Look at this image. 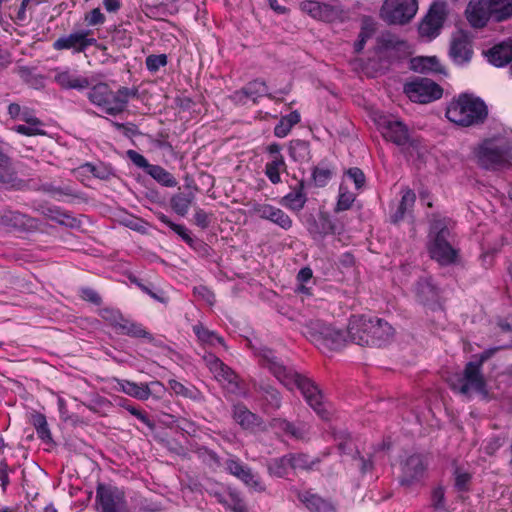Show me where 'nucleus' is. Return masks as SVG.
Returning a JSON list of instances; mask_svg holds the SVG:
<instances>
[{"mask_svg":"<svg viewBox=\"0 0 512 512\" xmlns=\"http://www.w3.org/2000/svg\"><path fill=\"white\" fill-rule=\"evenodd\" d=\"M254 354L258 357L259 364L268 369L275 378L289 390L296 387L308 405L322 419L329 418V411L323 401V395L318 386L309 378L286 367L275 351L266 347H254L250 344Z\"/></svg>","mask_w":512,"mask_h":512,"instance_id":"nucleus-1","label":"nucleus"},{"mask_svg":"<svg viewBox=\"0 0 512 512\" xmlns=\"http://www.w3.org/2000/svg\"><path fill=\"white\" fill-rule=\"evenodd\" d=\"M454 222L448 217L434 216L430 222L427 251L440 266L454 265L459 261L460 250L453 246Z\"/></svg>","mask_w":512,"mask_h":512,"instance_id":"nucleus-2","label":"nucleus"},{"mask_svg":"<svg viewBox=\"0 0 512 512\" xmlns=\"http://www.w3.org/2000/svg\"><path fill=\"white\" fill-rule=\"evenodd\" d=\"M445 116L460 127L482 125L488 117V107L480 98L470 93H461L447 105Z\"/></svg>","mask_w":512,"mask_h":512,"instance_id":"nucleus-3","label":"nucleus"},{"mask_svg":"<svg viewBox=\"0 0 512 512\" xmlns=\"http://www.w3.org/2000/svg\"><path fill=\"white\" fill-rule=\"evenodd\" d=\"M137 95L136 88L120 87L114 92L107 83L100 82L89 89L87 98L106 114L116 116L124 112L129 99Z\"/></svg>","mask_w":512,"mask_h":512,"instance_id":"nucleus-4","label":"nucleus"},{"mask_svg":"<svg viewBox=\"0 0 512 512\" xmlns=\"http://www.w3.org/2000/svg\"><path fill=\"white\" fill-rule=\"evenodd\" d=\"M303 335L322 353L339 351L347 342V331L337 329L324 321H308L303 328Z\"/></svg>","mask_w":512,"mask_h":512,"instance_id":"nucleus-5","label":"nucleus"},{"mask_svg":"<svg viewBox=\"0 0 512 512\" xmlns=\"http://www.w3.org/2000/svg\"><path fill=\"white\" fill-rule=\"evenodd\" d=\"M496 349H487L478 355V359L466 363L463 375L458 379V392L468 395L471 390L479 393L484 399L489 396L487 383L482 373L483 364L490 359Z\"/></svg>","mask_w":512,"mask_h":512,"instance_id":"nucleus-6","label":"nucleus"},{"mask_svg":"<svg viewBox=\"0 0 512 512\" xmlns=\"http://www.w3.org/2000/svg\"><path fill=\"white\" fill-rule=\"evenodd\" d=\"M202 360L225 390L236 395L242 392L243 385L240 376L213 352L202 354Z\"/></svg>","mask_w":512,"mask_h":512,"instance_id":"nucleus-7","label":"nucleus"},{"mask_svg":"<svg viewBox=\"0 0 512 512\" xmlns=\"http://www.w3.org/2000/svg\"><path fill=\"white\" fill-rule=\"evenodd\" d=\"M90 47L104 48L98 43L90 29L74 30L60 36L52 43V48L55 51H70L73 55L85 53Z\"/></svg>","mask_w":512,"mask_h":512,"instance_id":"nucleus-8","label":"nucleus"},{"mask_svg":"<svg viewBox=\"0 0 512 512\" xmlns=\"http://www.w3.org/2000/svg\"><path fill=\"white\" fill-rule=\"evenodd\" d=\"M375 53L381 61L393 64L407 59L412 51L407 41L388 33L377 38Z\"/></svg>","mask_w":512,"mask_h":512,"instance_id":"nucleus-9","label":"nucleus"},{"mask_svg":"<svg viewBox=\"0 0 512 512\" xmlns=\"http://www.w3.org/2000/svg\"><path fill=\"white\" fill-rule=\"evenodd\" d=\"M476 157L481 167L494 170L508 165L512 156L508 144H498L488 139L479 145Z\"/></svg>","mask_w":512,"mask_h":512,"instance_id":"nucleus-10","label":"nucleus"},{"mask_svg":"<svg viewBox=\"0 0 512 512\" xmlns=\"http://www.w3.org/2000/svg\"><path fill=\"white\" fill-rule=\"evenodd\" d=\"M417 10V0H385L380 10V17L388 24L403 25L414 18Z\"/></svg>","mask_w":512,"mask_h":512,"instance_id":"nucleus-11","label":"nucleus"},{"mask_svg":"<svg viewBox=\"0 0 512 512\" xmlns=\"http://www.w3.org/2000/svg\"><path fill=\"white\" fill-rule=\"evenodd\" d=\"M377 124L385 140L390 141L400 147L407 145L412 148L418 147V140L410 136L407 125L402 121L392 120L383 116L380 117Z\"/></svg>","mask_w":512,"mask_h":512,"instance_id":"nucleus-12","label":"nucleus"},{"mask_svg":"<svg viewBox=\"0 0 512 512\" xmlns=\"http://www.w3.org/2000/svg\"><path fill=\"white\" fill-rule=\"evenodd\" d=\"M404 93L417 103H429L443 95V89L436 82L427 78H418L404 85Z\"/></svg>","mask_w":512,"mask_h":512,"instance_id":"nucleus-13","label":"nucleus"},{"mask_svg":"<svg viewBox=\"0 0 512 512\" xmlns=\"http://www.w3.org/2000/svg\"><path fill=\"white\" fill-rule=\"evenodd\" d=\"M360 325H368L370 336L358 337V345L360 346H377L385 345L393 336V327L385 320L370 317L369 323L365 324L361 320H356Z\"/></svg>","mask_w":512,"mask_h":512,"instance_id":"nucleus-14","label":"nucleus"},{"mask_svg":"<svg viewBox=\"0 0 512 512\" xmlns=\"http://www.w3.org/2000/svg\"><path fill=\"white\" fill-rule=\"evenodd\" d=\"M96 504L100 512H124L126 500L117 487L99 484L96 488Z\"/></svg>","mask_w":512,"mask_h":512,"instance_id":"nucleus-15","label":"nucleus"},{"mask_svg":"<svg viewBox=\"0 0 512 512\" xmlns=\"http://www.w3.org/2000/svg\"><path fill=\"white\" fill-rule=\"evenodd\" d=\"M267 97L270 100H274L273 94L268 92V85L265 80L256 78L249 81L241 89L236 90L230 96L231 100L239 105H247L249 102L252 104H258L259 99Z\"/></svg>","mask_w":512,"mask_h":512,"instance_id":"nucleus-16","label":"nucleus"},{"mask_svg":"<svg viewBox=\"0 0 512 512\" xmlns=\"http://www.w3.org/2000/svg\"><path fill=\"white\" fill-rule=\"evenodd\" d=\"M447 18V5L445 2H434L419 26L422 36L435 38L439 35Z\"/></svg>","mask_w":512,"mask_h":512,"instance_id":"nucleus-17","label":"nucleus"},{"mask_svg":"<svg viewBox=\"0 0 512 512\" xmlns=\"http://www.w3.org/2000/svg\"><path fill=\"white\" fill-rule=\"evenodd\" d=\"M427 469L425 458L421 454H413L401 464V476L399 482L402 486L409 487L424 478Z\"/></svg>","mask_w":512,"mask_h":512,"instance_id":"nucleus-18","label":"nucleus"},{"mask_svg":"<svg viewBox=\"0 0 512 512\" xmlns=\"http://www.w3.org/2000/svg\"><path fill=\"white\" fill-rule=\"evenodd\" d=\"M300 8L313 19L324 22H334L342 13L340 6L321 3L316 0H304L300 3Z\"/></svg>","mask_w":512,"mask_h":512,"instance_id":"nucleus-19","label":"nucleus"},{"mask_svg":"<svg viewBox=\"0 0 512 512\" xmlns=\"http://www.w3.org/2000/svg\"><path fill=\"white\" fill-rule=\"evenodd\" d=\"M270 427L279 436H286L297 441L309 438V427L303 422H291L284 418H273Z\"/></svg>","mask_w":512,"mask_h":512,"instance_id":"nucleus-20","label":"nucleus"},{"mask_svg":"<svg viewBox=\"0 0 512 512\" xmlns=\"http://www.w3.org/2000/svg\"><path fill=\"white\" fill-rule=\"evenodd\" d=\"M401 199L396 207L390 208V222L394 225L400 224L405 219H413V208L416 202V194L409 187L401 189Z\"/></svg>","mask_w":512,"mask_h":512,"instance_id":"nucleus-21","label":"nucleus"},{"mask_svg":"<svg viewBox=\"0 0 512 512\" xmlns=\"http://www.w3.org/2000/svg\"><path fill=\"white\" fill-rule=\"evenodd\" d=\"M466 18L473 28H483L487 25L491 14L490 0H470L465 11Z\"/></svg>","mask_w":512,"mask_h":512,"instance_id":"nucleus-22","label":"nucleus"},{"mask_svg":"<svg viewBox=\"0 0 512 512\" xmlns=\"http://www.w3.org/2000/svg\"><path fill=\"white\" fill-rule=\"evenodd\" d=\"M192 331L195 334L199 345L205 352L208 350L216 349L217 345L222 346L227 350V345L224 338L214 330H210L203 323L198 322L192 326Z\"/></svg>","mask_w":512,"mask_h":512,"instance_id":"nucleus-23","label":"nucleus"},{"mask_svg":"<svg viewBox=\"0 0 512 512\" xmlns=\"http://www.w3.org/2000/svg\"><path fill=\"white\" fill-rule=\"evenodd\" d=\"M449 55L453 62L462 65L470 62L473 56L472 43L467 35L460 33L451 40Z\"/></svg>","mask_w":512,"mask_h":512,"instance_id":"nucleus-24","label":"nucleus"},{"mask_svg":"<svg viewBox=\"0 0 512 512\" xmlns=\"http://www.w3.org/2000/svg\"><path fill=\"white\" fill-rule=\"evenodd\" d=\"M116 389L135 399L146 401L150 398L152 391L151 386H162L159 381L151 383H136L126 379H116Z\"/></svg>","mask_w":512,"mask_h":512,"instance_id":"nucleus-25","label":"nucleus"},{"mask_svg":"<svg viewBox=\"0 0 512 512\" xmlns=\"http://www.w3.org/2000/svg\"><path fill=\"white\" fill-rule=\"evenodd\" d=\"M154 215L161 223H163L164 225L169 227L173 232H175L193 250L207 251V249L209 248V246L202 240L194 239L184 225L174 223L163 212L158 211L155 212Z\"/></svg>","mask_w":512,"mask_h":512,"instance_id":"nucleus-26","label":"nucleus"},{"mask_svg":"<svg viewBox=\"0 0 512 512\" xmlns=\"http://www.w3.org/2000/svg\"><path fill=\"white\" fill-rule=\"evenodd\" d=\"M305 188V181L298 180L295 185L290 186V192L281 198L280 204L291 211L300 212L308 200Z\"/></svg>","mask_w":512,"mask_h":512,"instance_id":"nucleus-27","label":"nucleus"},{"mask_svg":"<svg viewBox=\"0 0 512 512\" xmlns=\"http://www.w3.org/2000/svg\"><path fill=\"white\" fill-rule=\"evenodd\" d=\"M297 498L310 512H338L336 504L311 490L297 491Z\"/></svg>","mask_w":512,"mask_h":512,"instance_id":"nucleus-28","label":"nucleus"},{"mask_svg":"<svg viewBox=\"0 0 512 512\" xmlns=\"http://www.w3.org/2000/svg\"><path fill=\"white\" fill-rule=\"evenodd\" d=\"M261 219L268 220L284 230H289L293 225L291 217L282 209L270 204H260L255 208Z\"/></svg>","mask_w":512,"mask_h":512,"instance_id":"nucleus-29","label":"nucleus"},{"mask_svg":"<svg viewBox=\"0 0 512 512\" xmlns=\"http://www.w3.org/2000/svg\"><path fill=\"white\" fill-rule=\"evenodd\" d=\"M54 73L53 80L62 89H75L82 91L90 86V82L87 77L76 75L69 69L61 70L60 68H56Z\"/></svg>","mask_w":512,"mask_h":512,"instance_id":"nucleus-30","label":"nucleus"},{"mask_svg":"<svg viewBox=\"0 0 512 512\" xmlns=\"http://www.w3.org/2000/svg\"><path fill=\"white\" fill-rule=\"evenodd\" d=\"M417 300L423 305L434 307L439 302V289L431 277L420 278L415 285Z\"/></svg>","mask_w":512,"mask_h":512,"instance_id":"nucleus-31","label":"nucleus"},{"mask_svg":"<svg viewBox=\"0 0 512 512\" xmlns=\"http://www.w3.org/2000/svg\"><path fill=\"white\" fill-rule=\"evenodd\" d=\"M232 418L244 430L254 431L262 424L261 417L250 411L243 403L233 405Z\"/></svg>","mask_w":512,"mask_h":512,"instance_id":"nucleus-32","label":"nucleus"},{"mask_svg":"<svg viewBox=\"0 0 512 512\" xmlns=\"http://www.w3.org/2000/svg\"><path fill=\"white\" fill-rule=\"evenodd\" d=\"M485 53L489 63L495 67H503L512 62V41L495 44Z\"/></svg>","mask_w":512,"mask_h":512,"instance_id":"nucleus-33","label":"nucleus"},{"mask_svg":"<svg viewBox=\"0 0 512 512\" xmlns=\"http://www.w3.org/2000/svg\"><path fill=\"white\" fill-rule=\"evenodd\" d=\"M33 219L28 215L11 209L0 211V225L7 228L25 230L33 226Z\"/></svg>","mask_w":512,"mask_h":512,"instance_id":"nucleus-34","label":"nucleus"},{"mask_svg":"<svg viewBox=\"0 0 512 512\" xmlns=\"http://www.w3.org/2000/svg\"><path fill=\"white\" fill-rule=\"evenodd\" d=\"M119 335L128 336L130 338L145 339L148 343L159 346L154 335L149 332L141 323L132 320L131 318L123 324Z\"/></svg>","mask_w":512,"mask_h":512,"instance_id":"nucleus-35","label":"nucleus"},{"mask_svg":"<svg viewBox=\"0 0 512 512\" xmlns=\"http://www.w3.org/2000/svg\"><path fill=\"white\" fill-rule=\"evenodd\" d=\"M335 223L327 214H321L309 227V233L314 240H323L326 236L335 234Z\"/></svg>","mask_w":512,"mask_h":512,"instance_id":"nucleus-36","label":"nucleus"},{"mask_svg":"<svg viewBox=\"0 0 512 512\" xmlns=\"http://www.w3.org/2000/svg\"><path fill=\"white\" fill-rule=\"evenodd\" d=\"M356 320H361L365 324L369 323V316L352 315L347 327V336L350 341L358 345V337L370 336L368 325H360Z\"/></svg>","mask_w":512,"mask_h":512,"instance_id":"nucleus-37","label":"nucleus"},{"mask_svg":"<svg viewBox=\"0 0 512 512\" xmlns=\"http://www.w3.org/2000/svg\"><path fill=\"white\" fill-rule=\"evenodd\" d=\"M7 114L13 120H21L26 124H43V122L36 117L33 109L27 106H20L18 103H10L7 107Z\"/></svg>","mask_w":512,"mask_h":512,"instance_id":"nucleus-38","label":"nucleus"},{"mask_svg":"<svg viewBox=\"0 0 512 512\" xmlns=\"http://www.w3.org/2000/svg\"><path fill=\"white\" fill-rule=\"evenodd\" d=\"M259 392L262 395L266 411H276L281 407L282 397L275 387L268 383H261Z\"/></svg>","mask_w":512,"mask_h":512,"instance_id":"nucleus-39","label":"nucleus"},{"mask_svg":"<svg viewBox=\"0 0 512 512\" xmlns=\"http://www.w3.org/2000/svg\"><path fill=\"white\" fill-rule=\"evenodd\" d=\"M289 156L295 162H307L311 157L310 143L301 139L292 140L289 145Z\"/></svg>","mask_w":512,"mask_h":512,"instance_id":"nucleus-40","label":"nucleus"},{"mask_svg":"<svg viewBox=\"0 0 512 512\" xmlns=\"http://www.w3.org/2000/svg\"><path fill=\"white\" fill-rule=\"evenodd\" d=\"M293 471H311L320 463L317 457H311L306 453H289Z\"/></svg>","mask_w":512,"mask_h":512,"instance_id":"nucleus-41","label":"nucleus"},{"mask_svg":"<svg viewBox=\"0 0 512 512\" xmlns=\"http://www.w3.org/2000/svg\"><path fill=\"white\" fill-rule=\"evenodd\" d=\"M145 173L164 187L170 188L177 185L176 178L160 165L151 164Z\"/></svg>","mask_w":512,"mask_h":512,"instance_id":"nucleus-42","label":"nucleus"},{"mask_svg":"<svg viewBox=\"0 0 512 512\" xmlns=\"http://www.w3.org/2000/svg\"><path fill=\"white\" fill-rule=\"evenodd\" d=\"M290 470H292V464L289 453L272 459L268 464L269 474L278 478L286 477Z\"/></svg>","mask_w":512,"mask_h":512,"instance_id":"nucleus-43","label":"nucleus"},{"mask_svg":"<svg viewBox=\"0 0 512 512\" xmlns=\"http://www.w3.org/2000/svg\"><path fill=\"white\" fill-rule=\"evenodd\" d=\"M287 165L283 156H278L276 159H271L265 164V175L272 184L281 182V172L286 171Z\"/></svg>","mask_w":512,"mask_h":512,"instance_id":"nucleus-44","label":"nucleus"},{"mask_svg":"<svg viewBox=\"0 0 512 512\" xmlns=\"http://www.w3.org/2000/svg\"><path fill=\"white\" fill-rule=\"evenodd\" d=\"M31 424L34 426L39 439L48 444L53 442L52 434L44 414L34 412L31 415Z\"/></svg>","mask_w":512,"mask_h":512,"instance_id":"nucleus-45","label":"nucleus"},{"mask_svg":"<svg viewBox=\"0 0 512 512\" xmlns=\"http://www.w3.org/2000/svg\"><path fill=\"white\" fill-rule=\"evenodd\" d=\"M492 19L501 22L512 17V0H490Z\"/></svg>","mask_w":512,"mask_h":512,"instance_id":"nucleus-46","label":"nucleus"},{"mask_svg":"<svg viewBox=\"0 0 512 512\" xmlns=\"http://www.w3.org/2000/svg\"><path fill=\"white\" fill-rule=\"evenodd\" d=\"M333 176V170L324 162L312 168L311 179L315 187L327 186Z\"/></svg>","mask_w":512,"mask_h":512,"instance_id":"nucleus-47","label":"nucleus"},{"mask_svg":"<svg viewBox=\"0 0 512 512\" xmlns=\"http://www.w3.org/2000/svg\"><path fill=\"white\" fill-rule=\"evenodd\" d=\"M237 479L256 492H263L266 489L258 473L254 472L248 465L245 466Z\"/></svg>","mask_w":512,"mask_h":512,"instance_id":"nucleus-48","label":"nucleus"},{"mask_svg":"<svg viewBox=\"0 0 512 512\" xmlns=\"http://www.w3.org/2000/svg\"><path fill=\"white\" fill-rule=\"evenodd\" d=\"M116 404L119 407L126 409L131 415L135 416L141 423L148 427H152L153 423L150 420L148 414L132 404V402L124 397L116 398Z\"/></svg>","mask_w":512,"mask_h":512,"instance_id":"nucleus-49","label":"nucleus"},{"mask_svg":"<svg viewBox=\"0 0 512 512\" xmlns=\"http://www.w3.org/2000/svg\"><path fill=\"white\" fill-rule=\"evenodd\" d=\"M192 193H178L171 198L172 209L180 216H185L193 202Z\"/></svg>","mask_w":512,"mask_h":512,"instance_id":"nucleus-50","label":"nucleus"},{"mask_svg":"<svg viewBox=\"0 0 512 512\" xmlns=\"http://www.w3.org/2000/svg\"><path fill=\"white\" fill-rule=\"evenodd\" d=\"M412 66L421 73L439 72L440 63L436 57H418L412 60Z\"/></svg>","mask_w":512,"mask_h":512,"instance_id":"nucleus-51","label":"nucleus"},{"mask_svg":"<svg viewBox=\"0 0 512 512\" xmlns=\"http://www.w3.org/2000/svg\"><path fill=\"white\" fill-rule=\"evenodd\" d=\"M354 201L355 195L344 188L343 185H340L339 196L334 209L335 212L338 213L350 209Z\"/></svg>","mask_w":512,"mask_h":512,"instance_id":"nucleus-52","label":"nucleus"},{"mask_svg":"<svg viewBox=\"0 0 512 512\" xmlns=\"http://www.w3.org/2000/svg\"><path fill=\"white\" fill-rule=\"evenodd\" d=\"M431 507L437 512H448L445 502V490L442 486H437L432 490Z\"/></svg>","mask_w":512,"mask_h":512,"instance_id":"nucleus-53","label":"nucleus"},{"mask_svg":"<svg viewBox=\"0 0 512 512\" xmlns=\"http://www.w3.org/2000/svg\"><path fill=\"white\" fill-rule=\"evenodd\" d=\"M17 73L25 83L34 88H37L38 85L42 84L43 77L41 75L35 74L33 69L27 66L19 67Z\"/></svg>","mask_w":512,"mask_h":512,"instance_id":"nucleus-54","label":"nucleus"},{"mask_svg":"<svg viewBox=\"0 0 512 512\" xmlns=\"http://www.w3.org/2000/svg\"><path fill=\"white\" fill-rule=\"evenodd\" d=\"M121 313L119 309L113 307H103L98 311L99 317L111 328L121 320Z\"/></svg>","mask_w":512,"mask_h":512,"instance_id":"nucleus-55","label":"nucleus"},{"mask_svg":"<svg viewBox=\"0 0 512 512\" xmlns=\"http://www.w3.org/2000/svg\"><path fill=\"white\" fill-rule=\"evenodd\" d=\"M42 125L43 124H34V125L33 124H27V125L19 124V125L13 126L11 128V130L20 135L32 137V136H38V135L45 134V131L41 129Z\"/></svg>","mask_w":512,"mask_h":512,"instance_id":"nucleus-56","label":"nucleus"},{"mask_svg":"<svg viewBox=\"0 0 512 512\" xmlns=\"http://www.w3.org/2000/svg\"><path fill=\"white\" fill-rule=\"evenodd\" d=\"M168 63V58L166 54H151L147 56L145 60L146 68L148 71L155 73L157 72L161 67L166 66Z\"/></svg>","mask_w":512,"mask_h":512,"instance_id":"nucleus-57","label":"nucleus"},{"mask_svg":"<svg viewBox=\"0 0 512 512\" xmlns=\"http://www.w3.org/2000/svg\"><path fill=\"white\" fill-rule=\"evenodd\" d=\"M198 456L203 460L204 463L209 465L210 467H220L221 461L219 455L207 448V447H201L197 451Z\"/></svg>","mask_w":512,"mask_h":512,"instance_id":"nucleus-58","label":"nucleus"},{"mask_svg":"<svg viewBox=\"0 0 512 512\" xmlns=\"http://www.w3.org/2000/svg\"><path fill=\"white\" fill-rule=\"evenodd\" d=\"M170 389L176 394L186 398L194 399L196 390L185 386L183 383L177 380H169L168 382Z\"/></svg>","mask_w":512,"mask_h":512,"instance_id":"nucleus-59","label":"nucleus"},{"mask_svg":"<svg viewBox=\"0 0 512 512\" xmlns=\"http://www.w3.org/2000/svg\"><path fill=\"white\" fill-rule=\"evenodd\" d=\"M84 21L87 26L103 25L106 21L105 15L101 12L100 8H93L84 15Z\"/></svg>","mask_w":512,"mask_h":512,"instance_id":"nucleus-60","label":"nucleus"},{"mask_svg":"<svg viewBox=\"0 0 512 512\" xmlns=\"http://www.w3.org/2000/svg\"><path fill=\"white\" fill-rule=\"evenodd\" d=\"M472 476L468 472H461L458 468L455 470V483L454 486L459 492L469 491V484Z\"/></svg>","mask_w":512,"mask_h":512,"instance_id":"nucleus-61","label":"nucleus"},{"mask_svg":"<svg viewBox=\"0 0 512 512\" xmlns=\"http://www.w3.org/2000/svg\"><path fill=\"white\" fill-rule=\"evenodd\" d=\"M346 176L353 181L356 189H362L366 183V177L364 172L358 167L349 168L346 172Z\"/></svg>","mask_w":512,"mask_h":512,"instance_id":"nucleus-62","label":"nucleus"},{"mask_svg":"<svg viewBox=\"0 0 512 512\" xmlns=\"http://www.w3.org/2000/svg\"><path fill=\"white\" fill-rule=\"evenodd\" d=\"M112 40L120 47H130L132 43V36L125 29L116 28L112 35Z\"/></svg>","mask_w":512,"mask_h":512,"instance_id":"nucleus-63","label":"nucleus"},{"mask_svg":"<svg viewBox=\"0 0 512 512\" xmlns=\"http://www.w3.org/2000/svg\"><path fill=\"white\" fill-rule=\"evenodd\" d=\"M245 466L246 464H244L239 458L235 456L228 458L225 462L226 471L236 478L240 473L243 472Z\"/></svg>","mask_w":512,"mask_h":512,"instance_id":"nucleus-64","label":"nucleus"}]
</instances>
